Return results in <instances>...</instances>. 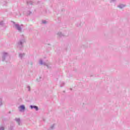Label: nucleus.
Masks as SVG:
<instances>
[{"mask_svg": "<svg viewBox=\"0 0 130 130\" xmlns=\"http://www.w3.org/2000/svg\"><path fill=\"white\" fill-rule=\"evenodd\" d=\"M13 27H14L15 29L18 30L19 32H21V31H22V27L21 26H19L18 24H17L15 22L13 23Z\"/></svg>", "mask_w": 130, "mask_h": 130, "instance_id": "f257e3e1", "label": "nucleus"}, {"mask_svg": "<svg viewBox=\"0 0 130 130\" xmlns=\"http://www.w3.org/2000/svg\"><path fill=\"white\" fill-rule=\"evenodd\" d=\"M25 42H26L25 40V38H24V37H22V39L18 43L19 46H22V45H23V44H24Z\"/></svg>", "mask_w": 130, "mask_h": 130, "instance_id": "f03ea898", "label": "nucleus"}, {"mask_svg": "<svg viewBox=\"0 0 130 130\" xmlns=\"http://www.w3.org/2000/svg\"><path fill=\"white\" fill-rule=\"evenodd\" d=\"M9 56V54L7 52H4L2 56V60L4 61L6 60V58Z\"/></svg>", "mask_w": 130, "mask_h": 130, "instance_id": "7ed1b4c3", "label": "nucleus"}, {"mask_svg": "<svg viewBox=\"0 0 130 130\" xmlns=\"http://www.w3.org/2000/svg\"><path fill=\"white\" fill-rule=\"evenodd\" d=\"M18 109L19 111L21 112H23V111H25V106L21 105L18 107Z\"/></svg>", "mask_w": 130, "mask_h": 130, "instance_id": "20e7f679", "label": "nucleus"}, {"mask_svg": "<svg viewBox=\"0 0 130 130\" xmlns=\"http://www.w3.org/2000/svg\"><path fill=\"white\" fill-rule=\"evenodd\" d=\"M15 120L19 125H21L22 124V122H21V120L19 118H16Z\"/></svg>", "mask_w": 130, "mask_h": 130, "instance_id": "39448f33", "label": "nucleus"}, {"mask_svg": "<svg viewBox=\"0 0 130 130\" xmlns=\"http://www.w3.org/2000/svg\"><path fill=\"white\" fill-rule=\"evenodd\" d=\"M31 109H35V110L36 111H38L39 110V108H38V107L36 106H30Z\"/></svg>", "mask_w": 130, "mask_h": 130, "instance_id": "423d86ee", "label": "nucleus"}, {"mask_svg": "<svg viewBox=\"0 0 130 130\" xmlns=\"http://www.w3.org/2000/svg\"><path fill=\"white\" fill-rule=\"evenodd\" d=\"M40 64H43L44 66H46V63L45 62H43V60L42 59H40L39 61Z\"/></svg>", "mask_w": 130, "mask_h": 130, "instance_id": "0eeeda50", "label": "nucleus"}, {"mask_svg": "<svg viewBox=\"0 0 130 130\" xmlns=\"http://www.w3.org/2000/svg\"><path fill=\"white\" fill-rule=\"evenodd\" d=\"M118 8H119V9H123V8H124V7H125V5L123 4H119L118 6Z\"/></svg>", "mask_w": 130, "mask_h": 130, "instance_id": "6e6552de", "label": "nucleus"}, {"mask_svg": "<svg viewBox=\"0 0 130 130\" xmlns=\"http://www.w3.org/2000/svg\"><path fill=\"white\" fill-rule=\"evenodd\" d=\"M55 124H53L52 125H51V126L50 127V129H54V128H55Z\"/></svg>", "mask_w": 130, "mask_h": 130, "instance_id": "1a4fd4ad", "label": "nucleus"}, {"mask_svg": "<svg viewBox=\"0 0 130 130\" xmlns=\"http://www.w3.org/2000/svg\"><path fill=\"white\" fill-rule=\"evenodd\" d=\"M24 56H25L24 53L19 54V57H20V58H23V57H24Z\"/></svg>", "mask_w": 130, "mask_h": 130, "instance_id": "9d476101", "label": "nucleus"}, {"mask_svg": "<svg viewBox=\"0 0 130 130\" xmlns=\"http://www.w3.org/2000/svg\"><path fill=\"white\" fill-rule=\"evenodd\" d=\"M57 35L59 36V37H62V36H63V34H62L61 32H58Z\"/></svg>", "mask_w": 130, "mask_h": 130, "instance_id": "9b49d317", "label": "nucleus"}, {"mask_svg": "<svg viewBox=\"0 0 130 130\" xmlns=\"http://www.w3.org/2000/svg\"><path fill=\"white\" fill-rule=\"evenodd\" d=\"M0 130H5V127L3 126H0Z\"/></svg>", "mask_w": 130, "mask_h": 130, "instance_id": "f8f14e48", "label": "nucleus"}, {"mask_svg": "<svg viewBox=\"0 0 130 130\" xmlns=\"http://www.w3.org/2000/svg\"><path fill=\"white\" fill-rule=\"evenodd\" d=\"M27 90H28V91H30V86H27Z\"/></svg>", "mask_w": 130, "mask_h": 130, "instance_id": "ddd939ff", "label": "nucleus"}, {"mask_svg": "<svg viewBox=\"0 0 130 130\" xmlns=\"http://www.w3.org/2000/svg\"><path fill=\"white\" fill-rule=\"evenodd\" d=\"M3 105V102H2V99H0V106H2Z\"/></svg>", "mask_w": 130, "mask_h": 130, "instance_id": "4468645a", "label": "nucleus"}, {"mask_svg": "<svg viewBox=\"0 0 130 130\" xmlns=\"http://www.w3.org/2000/svg\"><path fill=\"white\" fill-rule=\"evenodd\" d=\"M42 23L43 24H46V21L45 20H43Z\"/></svg>", "mask_w": 130, "mask_h": 130, "instance_id": "2eb2a0df", "label": "nucleus"}, {"mask_svg": "<svg viewBox=\"0 0 130 130\" xmlns=\"http://www.w3.org/2000/svg\"><path fill=\"white\" fill-rule=\"evenodd\" d=\"M113 2H115V0H110L111 3H113Z\"/></svg>", "mask_w": 130, "mask_h": 130, "instance_id": "dca6fc26", "label": "nucleus"}, {"mask_svg": "<svg viewBox=\"0 0 130 130\" xmlns=\"http://www.w3.org/2000/svg\"><path fill=\"white\" fill-rule=\"evenodd\" d=\"M41 80H42V78H41V77H40V79H38V81H41Z\"/></svg>", "mask_w": 130, "mask_h": 130, "instance_id": "f3484780", "label": "nucleus"}, {"mask_svg": "<svg viewBox=\"0 0 130 130\" xmlns=\"http://www.w3.org/2000/svg\"><path fill=\"white\" fill-rule=\"evenodd\" d=\"M3 24H4L3 21L0 22V25H3Z\"/></svg>", "mask_w": 130, "mask_h": 130, "instance_id": "a211bd4d", "label": "nucleus"}]
</instances>
